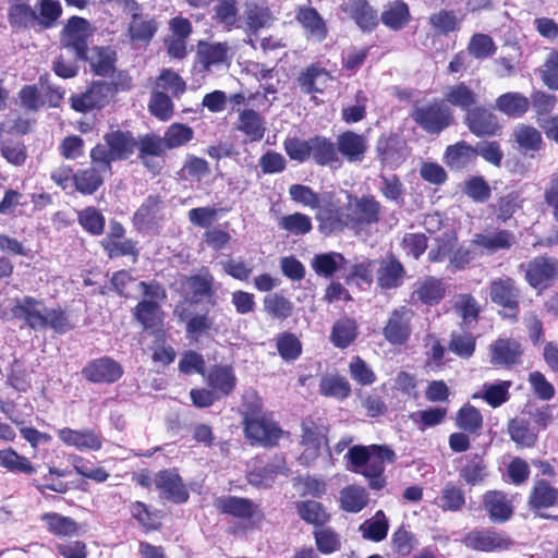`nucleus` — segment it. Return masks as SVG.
<instances>
[{"label":"nucleus","instance_id":"49530a36","mask_svg":"<svg viewBox=\"0 0 558 558\" xmlns=\"http://www.w3.org/2000/svg\"><path fill=\"white\" fill-rule=\"evenodd\" d=\"M445 158L451 169L460 170L475 159V150L474 147L468 143L458 142L447 147Z\"/></svg>","mask_w":558,"mask_h":558},{"label":"nucleus","instance_id":"423d86ee","mask_svg":"<svg viewBox=\"0 0 558 558\" xmlns=\"http://www.w3.org/2000/svg\"><path fill=\"white\" fill-rule=\"evenodd\" d=\"M123 373L122 365L110 356L94 359L82 368L83 377L93 384H114Z\"/></svg>","mask_w":558,"mask_h":558},{"label":"nucleus","instance_id":"338daca9","mask_svg":"<svg viewBox=\"0 0 558 558\" xmlns=\"http://www.w3.org/2000/svg\"><path fill=\"white\" fill-rule=\"evenodd\" d=\"M465 464L460 470V476L470 485L482 482L486 475V464L478 454L465 457Z\"/></svg>","mask_w":558,"mask_h":558},{"label":"nucleus","instance_id":"4c0bfd02","mask_svg":"<svg viewBox=\"0 0 558 558\" xmlns=\"http://www.w3.org/2000/svg\"><path fill=\"white\" fill-rule=\"evenodd\" d=\"M160 199L157 196H148L133 216V223L137 230H148L157 223L160 210Z\"/></svg>","mask_w":558,"mask_h":558},{"label":"nucleus","instance_id":"473e14b6","mask_svg":"<svg viewBox=\"0 0 558 558\" xmlns=\"http://www.w3.org/2000/svg\"><path fill=\"white\" fill-rule=\"evenodd\" d=\"M405 269L395 257L383 260L377 270V283L381 289H396L403 283Z\"/></svg>","mask_w":558,"mask_h":558},{"label":"nucleus","instance_id":"412c9836","mask_svg":"<svg viewBox=\"0 0 558 558\" xmlns=\"http://www.w3.org/2000/svg\"><path fill=\"white\" fill-rule=\"evenodd\" d=\"M236 381L238 379L231 365H214L206 374L207 386L214 390L220 399L230 396L234 391Z\"/></svg>","mask_w":558,"mask_h":558},{"label":"nucleus","instance_id":"c03bdc74","mask_svg":"<svg viewBox=\"0 0 558 558\" xmlns=\"http://www.w3.org/2000/svg\"><path fill=\"white\" fill-rule=\"evenodd\" d=\"M214 282V276L208 270L190 277L187 284L191 303H198L203 299H210L215 293Z\"/></svg>","mask_w":558,"mask_h":558},{"label":"nucleus","instance_id":"9d476101","mask_svg":"<svg viewBox=\"0 0 558 558\" xmlns=\"http://www.w3.org/2000/svg\"><path fill=\"white\" fill-rule=\"evenodd\" d=\"M138 159L145 168L153 173H159L162 169V158L166 155V143L159 135L149 133L136 140Z\"/></svg>","mask_w":558,"mask_h":558},{"label":"nucleus","instance_id":"0eeeda50","mask_svg":"<svg viewBox=\"0 0 558 558\" xmlns=\"http://www.w3.org/2000/svg\"><path fill=\"white\" fill-rule=\"evenodd\" d=\"M88 36L89 23L83 17L73 16L64 28L63 48L69 54H74L80 60L85 59L88 53Z\"/></svg>","mask_w":558,"mask_h":558},{"label":"nucleus","instance_id":"ddd939ff","mask_svg":"<svg viewBox=\"0 0 558 558\" xmlns=\"http://www.w3.org/2000/svg\"><path fill=\"white\" fill-rule=\"evenodd\" d=\"M469 130L478 137L495 136L501 131L498 117L484 107H474L465 116Z\"/></svg>","mask_w":558,"mask_h":558},{"label":"nucleus","instance_id":"ea45409f","mask_svg":"<svg viewBox=\"0 0 558 558\" xmlns=\"http://www.w3.org/2000/svg\"><path fill=\"white\" fill-rule=\"evenodd\" d=\"M245 20L248 28L256 32L269 26L272 16L264 1L247 0L245 2Z\"/></svg>","mask_w":558,"mask_h":558},{"label":"nucleus","instance_id":"7ed1b4c3","mask_svg":"<svg viewBox=\"0 0 558 558\" xmlns=\"http://www.w3.org/2000/svg\"><path fill=\"white\" fill-rule=\"evenodd\" d=\"M524 271L525 280L535 289H546L558 278V260L538 256L519 266Z\"/></svg>","mask_w":558,"mask_h":558},{"label":"nucleus","instance_id":"6ab92c4d","mask_svg":"<svg viewBox=\"0 0 558 558\" xmlns=\"http://www.w3.org/2000/svg\"><path fill=\"white\" fill-rule=\"evenodd\" d=\"M473 244L483 248L488 254L499 251H507L517 243L514 233L506 229L486 230L476 233L472 240Z\"/></svg>","mask_w":558,"mask_h":558},{"label":"nucleus","instance_id":"8fccbe9b","mask_svg":"<svg viewBox=\"0 0 558 558\" xmlns=\"http://www.w3.org/2000/svg\"><path fill=\"white\" fill-rule=\"evenodd\" d=\"M312 157L320 166L338 162L339 153L337 145L323 136L312 137Z\"/></svg>","mask_w":558,"mask_h":558},{"label":"nucleus","instance_id":"4468645a","mask_svg":"<svg viewBox=\"0 0 558 558\" xmlns=\"http://www.w3.org/2000/svg\"><path fill=\"white\" fill-rule=\"evenodd\" d=\"M113 93L110 84L104 82L94 83L84 94L72 96V108L78 112H87L95 108H102Z\"/></svg>","mask_w":558,"mask_h":558},{"label":"nucleus","instance_id":"a18cd8bd","mask_svg":"<svg viewBox=\"0 0 558 558\" xmlns=\"http://www.w3.org/2000/svg\"><path fill=\"white\" fill-rule=\"evenodd\" d=\"M357 336L356 323L348 317L338 319L331 329L330 341L339 349L348 348Z\"/></svg>","mask_w":558,"mask_h":558},{"label":"nucleus","instance_id":"bf43d9fd","mask_svg":"<svg viewBox=\"0 0 558 558\" xmlns=\"http://www.w3.org/2000/svg\"><path fill=\"white\" fill-rule=\"evenodd\" d=\"M296 511L302 520L313 525H324L329 520L323 505L315 500L299 501Z\"/></svg>","mask_w":558,"mask_h":558},{"label":"nucleus","instance_id":"603ef678","mask_svg":"<svg viewBox=\"0 0 558 558\" xmlns=\"http://www.w3.org/2000/svg\"><path fill=\"white\" fill-rule=\"evenodd\" d=\"M134 316L145 329L157 327L162 322L160 305L153 300L141 301L134 310Z\"/></svg>","mask_w":558,"mask_h":558},{"label":"nucleus","instance_id":"69168bd1","mask_svg":"<svg viewBox=\"0 0 558 558\" xmlns=\"http://www.w3.org/2000/svg\"><path fill=\"white\" fill-rule=\"evenodd\" d=\"M511 439L521 447L531 448L536 444L537 434L523 420H511L508 424Z\"/></svg>","mask_w":558,"mask_h":558},{"label":"nucleus","instance_id":"5701e85b","mask_svg":"<svg viewBox=\"0 0 558 558\" xmlns=\"http://www.w3.org/2000/svg\"><path fill=\"white\" fill-rule=\"evenodd\" d=\"M490 363L496 367H510L519 363L521 345L513 339H498L489 345Z\"/></svg>","mask_w":558,"mask_h":558},{"label":"nucleus","instance_id":"39448f33","mask_svg":"<svg viewBox=\"0 0 558 558\" xmlns=\"http://www.w3.org/2000/svg\"><path fill=\"white\" fill-rule=\"evenodd\" d=\"M412 118L423 130L432 134L440 133L452 121L450 109L440 102L415 108Z\"/></svg>","mask_w":558,"mask_h":558},{"label":"nucleus","instance_id":"aec40b11","mask_svg":"<svg viewBox=\"0 0 558 558\" xmlns=\"http://www.w3.org/2000/svg\"><path fill=\"white\" fill-rule=\"evenodd\" d=\"M336 145L338 153L348 162H361L368 149V141L353 131H345L337 136Z\"/></svg>","mask_w":558,"mask_h":558},{"label":"nucleus","instance_id":"79ce46f5","mask_svg":"<svg viewBox=\"0 0 558 558\" xmlns=\"http://www.w3.org/2000/svg\"><path fill=\"white\" fill-rule=\"evenodd\" d=\"M408 4L402 0L390 2L381 13V22L393 31L403 28L410 21Z\"/></svg>","mask_w":558,"mask_h":558},{"label":"nucleus","instance_id":"4d7b16f0","mask_svg":"<svg viewBox=\"0 0 558 558\" xmlns=\"http://www.w3.org/2000/svg\"><path fill=\"white\" fill-rule=\"evenodd\" d=\"M9 23L16 28H32L37 24L36 11L26 3L11 5L8 13Z\"/></svg>","mask_w":558,"mask_h":558},{"label":"nucleus","instance_id":"f704fd0d","mask_svg":"<svg viewBox=\"0 0 558 558\" xmlns=\"http://www.w3.org/2000/svg\"><path fill=\"white\" fill-rule=\"evenodd\" d=\"M215 506L220 512L240 519H250L253 517L256 508L250 499L236 496H222L216 499Z\"/></svg>","mask_w":558,"mask_h":558},{"label":"nucleus","instance_id":"dca6fc26","mask_svg":"<svg viewBox=\"0 0 558 558\" xmlns=\"http://www.w3.org/2000/svg\"><path fill=\"white\" fill-rule=\"evenodd\" d=\"M244 429L247 438L266 447L277 445L283 434L275 422L264 417L246 418Z\"/></svg>","mask_w":558,"mask_h":558},{"label":"nucleus","instance_id":"680f3d73","mask_svg":"<svg viewBox=\"0 0 558 558\" xmlns=\"http://www.w3.org/2000/svg\"><path fill=\"white\" fill-rule=\"evenodd\" d=\"M194 137V131L191 126L183 123H172L166 130L162 140L167 149H174L184 146Z\"/></svg>","mask_w":558,"mask_h":558},{"label":"nucleus","instance_id":"2f4dec72","mask_svg":"<svg viewBox=\"0 0 558 558\" xmlns=\"http://www.w3.org/2000/svg\"><path fill=\"white\" fill-rule=\"evenodd\" d=\"M332 77L323 68L311 65L298 77L299 86L305 94L324 93Z\"/></svg>","mask_w":558,"mask_h":558},{"label":"nucleus","instance_id":"c85d7f7f","mask_svg":"<svg viewBox=\"0 0 558 558\" xmlns=\"http://www.w3.org/2000/svg\"><path fill=\"white\" fill-rule=\"evenodd\" d=\"M498 111L512 119L522 118L530 109V98L519 92H507L496 98Z\"/></svg>","mask_w":558,"mask_h":558},{"label":"nucleus","instance_id":"e433bc0d","mask_svg":"<svg viewBox=\"0 0 558 558\" xmlns=\"http://www.w3.org/2000/svg\"><path fill=\"white\" fill-rule=\"evenodd\" d=\"M444 97L448 104L466 112L478 101L476 93L463 82L449 86Z\"/></svg>","mask_w":558,"mask_h":558},{"label":"nucleus","instance_id":"cd10ccee","mask_svg":"<svg viewBox=\"0 0 558 558\" xmlns=\"http://www.w3.org/2000/svg\"><path fill=\"white\" fill-rule=\"evenodd\" d=\"M446 287L442 279L425 277L415 283L412 299L426 305L438 304L445 296Z\"/></svg>","mask_w":558,"mask_h":558},{"label":"nucleus","instance_id":"1a4fd4ad","mask_svg":"<svg viewBox=\"0 0 558 558\" xmlns=\"http://www.w3.org/2000/svg\"><path fill=\"white\" fill-rule=\"evenodd\" d=\"M466 547L480 551H495L509 549L513 542L504 532L493 529L474 530L464 537Z\"/></svg>","mask_w":558,"mask_h":558},{"label":"nucleus","instance_id":"09e8293b","mask_svg":"<svg viewBox=\"0 0 558 558\" xmlns=\"http://www.w3.org/2000/svg\"><path fill=\"white\" fill-rule=\"evenodd\" d=\"M368 502V493L359 485H349L340 492L341 508L348 512H360Z\"/></svg>","mask_w":558,"mask_h":558},{"label":"nucleus","instance_id":"b1692460","mask_svg":"<svg viewBox=\"0 0 558 558\" xmlns=\"http://www.w3.org/2000/svg\"><path fill=\"white\" fill-rule=\"evenodd\" d=\"M483 506L493 522H506L513 513L512 500L500 490L487 492L483 497Z\"/></svg>","mask_w":558,"mask_h":558},{"label":"nucleus","instance_id":"774afa93","mask_svg":"<svg viewBox=\"0 0 558 558\" xmlns=\"http://www.w3.org/2000/svg\"><path fill=\"white\" fill-rule=\"evenodd\" d=\"M512 383L502 380L495 384H484L481 397L493 408L500 407L509 400V389Z\"/></svg>","mask_w":558,"mask_h":558},{"label":"nucleus","instance_id":"37998d69","mask_svg":"<svg viewBox=\"0 0 558 558\" xmlns=\"http://www.w3.org/2000/svg\"><path fill=\"white\" fill-rule=\"evenodd\" d=\"M48 531L56 536H74L78 534L80 527L76 521L58 512H47L41 515Z\"/></svg>","mask_w":558,"mask_h":558},{"label":"nucleus","instance_id":"20e7f679","mask_svg":"<svg viewBox=\"0 0 558 558\" xmlns=\"http://www.w3.org/2000/svg\"><path fill=\"white\" fill-rule=\"evenodd\" d=\"M414 312L408 306L395 308L383 328L385 339L392 345H402L411 337Z\"/></svg>","mask_w":558,"mask_h":558},{"label":"nucleus","instance_id":"7c9ffc66","mask_svg":"<svg viewBox=\"0 0 558 558\" xmlns=\"http://www.w3.org/2000/svg\"><path fill=\"white\" fill-rule=\"evenodd\" d=\"M87 169H82L74 174V186L77 192L84 195L94 194L104 183V173L110 170L102 169L99 165H94Z\"/></svg>","mask_w":558,"mask_h":558},{"label":"nucleus","instance_id":"c756f323","mask_svg":"<svg viewBox=\"0 0 558 558\" xmlns=\"http://www.w3.org/2000/svg\"><path fill=\"white\" fill-rule=\"evenodd\" d=\"M174 312L181 322H185V332L189 339L197 340L199 336L208 332L214 326L208 313L192 314L181 306H177Z\"/></svg>","mask_w":558,"mask_h":558},{"label":"nucleus","instance_id":"4be33fe9","mask_svg":"<svg viewBox=\"0 0 558 558\" xmlns=\"http://www.w3.org/2000/svg\"><path fill=\"white\" fill-rule=\"evenodd\" d=\"M341 10L364 32H371L378 24L377 12L367 0H345Z\"/></svg>","mask_w":558,"mask_h":558},{"label":"nucleus","instance_id":"5fc2aeb1","mask_svg":"<svg viewBox=\"0 0 558 558\" xmlns=\"http://www.w3.org/2000/svg\"><path fill=\"white\" fill-rule=\"evenodd\" d=\"M558 489L549 485L544 480L536 482L530 495V505L532 508H549L557 504Z\"/></svg>","mask_w":558,"mask_h":558},{"label":"nucleus","instance_id":"a19ab883","mask_svg":"<svg viewBox=\"0 0 558 558\" xmlns=\"http://www.w3.org/2000/svg\"><path fill=\"white\" fill-rule=\"evenodd\" d=\"M238 129L252 142L260 141L266 131L263 117L252 109L243 110L239 114Z\"/></svg>","mask_w":558,"mask_h":558},{"label":"nucleus","instance_id":"bb28decb","mask_svg":"<svg viewBox=\"0 0 558 558\" xmlns=\"http://www.w3.org/2000/svg\"><path fill=\"white\" fill-rule=\"evenodd\" d=\"M512 137L518 149L525 156L534 157L543 149L544 142L542 133L534 126L520 123L512 132Z\"/></svg>","mask_w":558,"mask_h":558},{"label":"nucleus","instance_id":"2eb2a0df","mask_svg":"<svg viewBox=\"0 0 558 558\" xmlns=\"http://www.w3.org/2000/svg\"><path fill=\"white\" fill-rule=\"evenodd\" d=\"M154 484L161 497L168 500L182 504L189 499V492L175 470L159 471L154 477Z\"/></svg>","mask_w":558,"mask_h":558},{"label":"nucleus","instance_id":"de8ad7c7","mask_svg":"<svg viewBox=\"0 0 558 558\" xmlns=\"http://www.w3.org/2000/svg\"><path fill=\"white\" fill-rule=\"evenodd\" d=\"M228 45L222 43L198 45L197 58L205 70H210L213 65L226 62Z\"/></svg>","mask_w":558,"mask_h":558},{"label":"nucleus","instance_id":"f3484780","mask_svg":"<svg viewBox=\"0 0 558 558\" xmlns=\"http://www.w3.org/2000/svg\"><path fill=\"white\" fill-rule=\"evenodd\" d=\"M13 314L25 320V324L34 330L45 329V315L47 307L44 302L33 296H24L16 300Z\"/></svg>","mask_w":558,"mask_h":558},{"label":"nucleus","instance_id":"a878e982","mask_svg":"<svg viewBox=\"0 0 558 558\" xmlns=\"http://www.w3.org/2000/svg\"><path fill=\"white\" fill-rule=\"evenodd\" d=\"M376 151L380 161L389 167L399 166L407 157L405 143L397 135L380 137Z\"/></svg>","mask_w":558,"mask_h":558},{"label":"nucleus","instance_id":"052dcab7","mask_svg":"<svg viewBox=\"0 0 558 558\" xmlns=\"http://www.w3.org/2000/svg\"><path fill=\"white\" fill-rule=\"evenodd\" d=\"M264 310L272 318L286 319L291 316L293 304L279 293H271L264 298Z\"/></svg>","mask_w":558,"mask_h":558},{"label":"nucleus","instance_id":"13d9d810","mask_svg":"<svg viewBox=\"0 0 558 558\" xmlns=\"http://www.w3.org/2000/svg\"><path fill=\"white\" fill-rule=\"evenodd\" d=\"M378 189L381 195L395 204L401 206L404 204V186L396 174H380Z\"/></svg>","mask_w":558,"mask_h":558},{"label":"nucleus","instance_id":"c9c22d12","mask_svg":"<svg viewBox=\"0 0 558 558\" xmlns=\"http://www.w3.org/2000/svg\"><path fill=\"white\" fill-rule=\"evenodd\" d=\"M319 393L324 397L344 400L351 395V385L344 376L326 374L320 378Z\"/></svg>","mask_w":558,"mask_h":558},{"label":"nucleus","instance_id":"0e129e2a","mask_svg":"<svg viewBox=\"0 0 558 558\" xmlns=\"http://www.w3.org/2000/svg\"><path fill=\"white\" fill-rule=\"evenodd\" d=\"M457 236L452 232H444L435 239V245L428 252L430 263H441L450 259L451 253L457 244Z\"/></svg>","mask_w":558,"mask_h":558},{"label":"nucleus","instance_id":"f8f14e48","mask_svg":"<svg viewBox=\"0 0 558 558\" xmlns=\"http://www.w3.org/2000/svg\"><path fill=\"white\" fill-rule=\"evenodd\" d=\"M489 296L495 304L511 311L512 317L517 316L520 290L512 278L501 277L494 279L489 286Z\"/></svg>","mask_w":558,"mask_h":558},{"label":"nucleus","instance_id":"e2e57ef3","mask_svg":"<svg viewBox=\"0 0 558 558\" xmlns=\"http://www.w3.org/2000/svg\"><path fill=\"white\" fill-rule=\"evenodd\" d=\"M456 424L466 433L477 434L483 426V416L475 407L466 404L458 411Z\"/></svg>","mask_w":558,"mask_h":558},{"label":"nucleus","instance_id":"f03ea898","mask_svg":"<svg viewBox=\"0 0 558 558\" xmlns=\"http://www.w3.org/2000/svg\"><path fill=\"white\" fill-rule=\"evenodd\" d=\"M380 203L373 195L353 197L348 195V204L344 211H337L336 217L329 222L330 230L342 229L349 223L372 225L379 220Z\"/></svg>","mask_w":558,"mask_h":558},{"label":"nucleus","instance_id":"6e6552de","mask_svg":"<svg viewBox=\"0 0 558 558\" xmlns=\"http://www.w3.org/2000/svg\"><path fill=\"white\" fill-rule=\"evenodd\" d=\"M372 454L362 475L368 480L369 487L381 489L386 485L385 464L396 461V453L388 446L372 445Z\"/></svg>","mask_w":558,"mask_h":558},{"label":"nucleus","instance_id":"864d4df0","mask_svg":"<svg viewBox=\"0 0 558 558\" xmlns=\"http://www.w3.org/2000/svg\"><path fill=\"white\" fill-rule=\"evenodd\" d=\"M278 227L289 234L300 236L311 232L313 229V223L310 216L302 213H293L290 215L281 216L278 219Z\"/></svg>","mask_w":558,"mask_h":558},{"label":"nucleus","instance_id":"58836bf2","mask_svg":"<svg viewBox=\"0 0 558 558\" xmlns=\"http://www.w3.org/2000/svg\"><path fill=\"white\" fill-rule=\"evenodd\" d=\"M345 264L344 256L337 252L316 254L311 262L313 270L318 276L326 278L332 277L336 271L344 268Z\"/></svg>","mask_w":558,"mask_h":558},{"label":"nucleus","instance_id":"9b49d317","mask_svg":"<svg viewBox=\"0 0 558 558\" xmlns=\"http://www.w3.org/2000/svg\"><path fill=\"white\" fill-rule=\"evenodd\" d=\"M57 435L64 445L78 451H99L102 448V436L93 428L73 429L64 427L58 429Z\"/></svg>","mask_w":558,"mask_h":558},{"label":"nucleus","instance_id":"393cba45","mask_svg":"<svg viewBox=\"0 0 558 558\" xmlns=\"http://www.w3.org/2000/svg\"><path fill=\"white\" fill-rule=\"evenodd\" d=\"M310 40L323 41L328 35V28L319 13L310 7L300 8L295 16Z\"/></svg>","mask_w":558,"mask_h":558},{"label":"nucleus","instance_id":"72a5a7b5","mask_svg":"<svg viewBox=\"0 0 558 558\" xmlns=\"http://www.w3.org/2000/svg\"><path fill=\"white\" fill-rule=\"evenodd\" d=\"M92 71L99 76H110L116 70L117 53L108 47H95L86 58Z\"/></svg>","mask_w":558,"mask_h":558},{"label":"nucleus","instance_id":"f257e3e1","mask_svg":"<svg viewBox=\"0 0 558 558\" xmlns=\"http://www.w3.org/2000/svg\"><path fill=\"white\" fill-rule=\"evenodd\" d=\"M105 144L95 146L90 151L94 165L111 171V163L129 159L136 150V138L131 132L111 131L104 135Z\"/></svg>","mask_w":558,"mask_h":558},{"label":"nucleus","instance_id":"6e6d98bb","mask_svg":"<svg viewBox=\"0 0 558 558\" xmlns=\"http://www.w3.org/2000/svg\"><path fill=\"white\" fill-rule=\"evenodd\" d=\"M276 347L279 355L286 362H293L302 354V342L294 333L284 331L278 335Z\"/></svg>","mask_w":558,"mask_h":558},{"label":"nucleus","instance_id":"3c124183","mask_svg":"<svg viewBox=\"0 0 558 558\" xmlns=\"http://www.w3.org/2000/svg\"><path fill=\"white\" fill-rule=\"evenodd\" d=\"M288 475V468L282 458H276L274 462L267 464L260 472H251L248 482L254 486L268 487L277 475Z\"/></svg>","mask_w":558,"mask_h":558},{"label":"nucleus","instance_id":"a211bd4d","mask_svg":"<svg viewBox=\"0 0 558 558\" xmlns=\"http://www.w3.org/2000/svg\"><path fill=\"white\" fill-rule=\"evenodd\" d=\"M302 441L303 448L299 461L304 465L312 464L319 456L322 446L326 442V436L322 427L313 422H304L302 424Z\"/></svg>","mask_w":558,"mask_h":558}]
</instances>
